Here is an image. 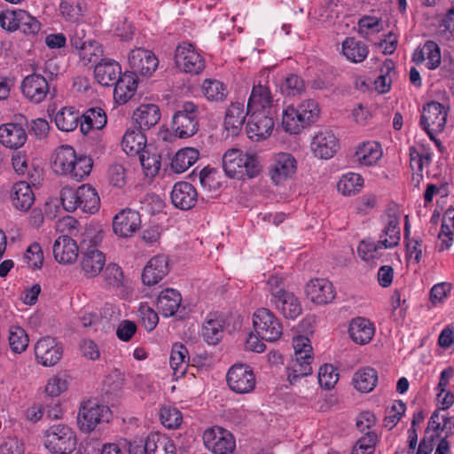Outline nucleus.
Returning a JSON list of instances; mask_svg holds the SVG:
<instances>
[{"instance_id": "obj_1", "label": "nucleus", "mask_w": 454, "mask_h": 454, "mask_svg": "<svg viewBox=\"0 0 454 454\" xmlns=\"http://www.w3.org/2000/svg\"><path fill=\"white\" fill-rule=\"evenodd\" d=\"M223 168L226 176L239 180L254 178L262 170L257 156L237 148L225 152L223 156Z\"/></svg>"}, {"instance_id": "obj_2", "label": "nucleus", "mask_w": 454, "mask_h": 454, "mask_svg": "<svg viewBox=\"0 0 454 454\" xmlns=\"http://www.w3.org/2000/svg\"><path fill=\"white\" fill-rule=\"evenodd\" d=\"M64 209L74 212L77 208L82 212L94 214L99 208L100 200L96 190L90 184H82L77 189L64 187L60 192Z\"/></svg>"}, {"instance_id": "obj_3", "label": "nucleus", "mask_w": 454, "mask_h": 454, "mask_svg": "<svg viewBox=\"0 0 454 454\" xmlns=\"http://www.w3.org/2000/svg\"><path fill=\"white\" fill-rule=\"evenodd\" d=\"M294 357L286 368L287 380L291 385L300 379L312 373V347L307 337L298 336L294 339Z\"/></svg>"}, {"instance_id": "obj_4", "label": "nucleus", "mask_w": 454, "mask_h": 454, "mask_svg": "<svg viewBox=\"0 0 454 454\" xmlns=\"http://www.w3.org/2000/svg\"><path fill=\"white\" fill-rule=\"evenodd\" d=\"M317 104L311 99L303 101L297 108L287 106L283 111L282 125L286 131L291 134H298L309 123L318 117Z\"/></svg>"}, {"instance_id": "obj_5", "label": "nucleus", "mask_w": 454, "mask_h": 454, "mask_svg": "<svg viewBox=\"0 0 454 454\" xmlns=\"http://www.w3.org/2000/svg\"><path fill=\"white\" fill-rule=\"evenodd\" d=\"M200 106L192 101H184L172 117V129L179 138H188L199 130Z\"/></svg>"}, {"instance_id": "obj_6", "label": "nucleus", "mask_w": 454, "mask_h": 454, "mask_svg": "<svg viewBox=\"0 0 454 454\" xmlns=\"http://www.w3.org/2000/svg\"><path fill=\"white\" fill-rule=\"evenodd\" d=\"M76 444L75 433L67 425H53L45 432L44 445L52 454H71Z\"/></svg>"}, {"instance_id": "obj_7", "label": "nucleus", "mask_w": 454, "mask_h": 454, "mask_svg": "<svg viewBox=\"0 0 454 454\" xmlns=\"http://www.w3.org/2000/svg\"><path fill=\"white\" fill-rule=\"evenodd\" d=\"M448 108L437 101H430L423 106L419 126L432 141L442 132L447 122Z\"/></svg>"}, {"instance_id": "obj_8", "label": "nucleus", "mask_w": 454, "mask_h": 454, "mask_svg": "<svg viewBox=\"0 0 454 454\" xmlns=\"http://www.w3.org/2000/svg\"><path fill=\"white\" fill-rule=\"evenodd\" d=\"M111 417L107 406L99 404L96 400H87L81 403L77 424L81 431L90 433L98 425L109 422Z\"/></svg>"}, {"instance_id": "obj_9", "label": "nucleus", "mask_w": 454, "mask_h": 454, "mask_svg": "<svg viewBox=\"0 0 454 454\" xmlns=\"http://www.w3.org/2000/svg\"><path fill=\"white\" fill-rule=\"evenodd\" d=\"M253 325L258 336L267 341L278 340L283 333L279 319L266 308L256 309L253 315Z\"/></svg>"}, {"instance_id": "obj_10", "label": "nucleus", "mask_w": 454, "mask_h": 454, "mask_svg": "<svg viewBox=\"0 0 454 454\" xmlns=\"http://www.w3.org/2000/svg\"><path fill=\"white\" fill-rule=\"evenodd\" d=\"M0 23L4 29L20 30L27 35H35L41 28V24L35 18L20 9L3 12L0 14Z\"/></svg>"}, {"instance_id": "obj_11", "label": "nucleus", "mask_w": 454, "mask_h": 454, "mask_svg": "<svg viewBox=\"0 0 454 454\" xmlns=\"http://www.w3.org/2000/svg\"><path fill=\"white\" fill-rule=\"evenodd\" d=\"M175 62L177 68L184 73L199 74L205 68V59L193 44L182 42L175 51Z\"/></svg>"}, {"instance_id": "obj_12", "label": "nucleus", "mask_w": 454, "mask_h": 454, "mask_svg": "<svg viewBox=\"0 0 454 454\" xmlns=\"http://www.w3.org/2000/svg\"><path fill=\"white\" fill-rule=\"evenodd\" d=\"M203 442L214 454H239L233 434L221 427L207 428L203 434Z\"/></svg>"}, {"instance_id": "obj_13", "label": "nucleus", "mask_w": 454, "mask_h": 454, "mask_svg": "<svg viewBox=\"0 0 454 454\" xmlns=\"http://www.w3.org/2000/svg\"><path fill=\"white\" fill-rule=\"evenodd\" d=\"M276 111L250 113L246 130L248 137L259 142L269 137L274 128Z\"/></svg>"}, {"instance_id": "obj_14", "label": "nucleus", "mask_w": 454, "mask_h": 454, "mask_svg": "<svg viewBox=\"0 0 454 454\" xmlns=\"http://www.w3.org/2000/svg\"><path fill=\"white\" fill-rule=\"evenodd\" d=\"M226 381L230 389L237 394H248L255 387V376L250 366L243 364L232 365L227 374Z\"/></svg>"}, {"instance_id": "obj_15", "label": "nucleus", "mask_w": 454, "mask_h": 454, "mask_svg": "<svg viewBox=\"0 0 454 454\" xmlns=\"http://www.w3.org/2000/svg\"><path fill=\"white\" fill-rule=\"evenodd\" d=\"M21 90L27 99L34 104H39L50 93V85L45 76L33 73L23 79Z\"/></svg>"}, {"instance_id": "obj_16", "label": "nucleus", "mask_w": 454, "mask_h": 454, "mask_svg": "<svg viewBox=\"0 0 454 454\" xmlns=\"http://www.w3.org/2000/svg\"><path fill=\"white\" fill-rule=\"evenodd\" d=\"M35 355L38 363L43 366H53L62 357L63 348L56 339L46 336L36 342Z\"/></svg>"}, {"instance_id": "obj_17", "label": "nucleus", "mask_w": 454, "mask_h": 454, "mask_svg": "<svg viewBox=\"0 0 454 454\" xmlns=\"http://www.w3.org/2000/svg\"><path fill=\"white\" fill-rule=\"evenodd\" d=\"M297 161L287 153H279L274 155L270 168V176L275 184H279L291 178L296 172Z\"/></svg>"}, {"instance_id": "obj_18", "label": "nucleus", "mask_w": 454, "mask_h": 454, "mask_svg": "<svg viewBox=\"0 0 454 454\" xmlns=\"http://www.w3.org/2000/svg\"><path fill=\"white\" fill-rule=\"evenodd\" d=\"M129 64L132 74L150 75L157 68L159 61L154 53L144 48H136L129 54Z\"/></svg>"}, {"instance_id": "obj_19", "label": "nucleus", "mask_w": 454, "mask_h": 454, "mask_svg": "<svg viewBox=\"0 0 454 454\" xmlns=\"http://www.w3.org/2000/svg\"><path fill=\"white\" fill-rule=\"evenodd\" d=\"M140 227V214L130 208L121 210L113 220L114 232L121 238L131 237Z\"/></svg>"}, {"instance_id": "obj_20", "label": "nucleus", "mask_w": 454, "mask_h": 454, "mask_svg": "<svg viewBox=\"0 0 454 454\" xmlns=\"http://www.w3.org/2000/svg\"><path fill=\"white\" fill-rule=\"evenodd\" d=\"M27 122H7L0 126V143L10 149L21 148L27 140Z\"/></svg>"}, {"instance_id": "obj_21", "label": "nucleus", "mask_w": 454, "mask_h": 454, "mask_svg": "<svg viewBox=\"0 0 454 454\" xmlns=\"http://www.w3.org/2000/svg\"><path fill=\"white\" fill-rule=\"evenodd\" d=\"M169 272L168 257L165 254H157L152 257L142 272L144 285L154 286L162 280Z\"/></svg>"}, {"instance_id": "obj_22", "label": "nucleus", "mask_w": 454, "mask_h": 454, "mask_svg": "<svg viewBox=\"0 0 454 454\" xmlns=\"http://www.w3.org/2000/svg\"><path fill=\"white\" fill-rule=\"evenodd\" d=\"M307 297L318 305L327 304L335 298V291L333 284L325 278L310 280L305 289Z\"/></svg>"}, {"instance_id": "obj_23", "label": "nucleus", "mask_w": 454, "mask_h": 454, "mask_svg": "<svg viewBox=\"0 0 454 454\" xmlns=\"http://www.w3.org/2000/svg\"><path fill=\"white\" fill-rule=\"evenodd\" d=\"M311 150L320 159L332 158L339 149V143L332 130L317 132L311 142Z\"/></svg>"}, {"instance_id": "obj_24", "label": "nucleus", "mask_w": 454, "mask_h": 454, "mask_svg": "<svg viewBox=\"0 0 454 454\" xmlns=\"http://www.w3.org/2000/svg\"><path fill=\"white\" fill-rule=\"evenodd\" d=\"M83 249L82 246L81 251L82 270L87 278H94L103 270L106 263L105 254L92 245L88 246L85 251Z\"/></svg>"}, {"instance_id": "obj_25", "label": "nucleus", "mask_w": 454, "mask_h": 454, "mask_svg": "<svg viewBox=\"0 0 454 454\" xmlns=\"http://www.w3.org/2000/svg\"><path fill=\"white\" fill-rule=\"evenodd\" d=\"M171 201L173 205L182 210L192 208L198 200L196 189L188 182H177L171 192Z\"/></svg>"}, {"instance_id": "obj_26", "label": "nucleus", "mask_w": 454, "mask_h": 454, "mask_svg": "<svg viewBox=\"0 0 454 454\" xmlns=\"http://www.w3.org/2000/svg\"><path fill=\"white\" fill-rule=\"evenodd\" d=\"M121 74V65L112 59H101L94 67L95 79L103 86L114 85Z\"/></svg>"}, {"instance_id": "obj_27", "label": "nucleus", "mask_w": 454, "mask_h": 454, "mask_svg": "<svg viewBox=\"0 0 454 454\" xmlns=\"http://www.w3.org/2000/svg\"><path fill=\"white\" fill-rule=\"evenodd\" d=\"M276 111L273 109V98L268 86L254 85L247 102V114L253 112Z\"/></svg>"}, {"instance_id": "obj_28", "label": "nucleus", "mask_w": 454, "mask_h": 454, "mask_svg": "<svg viewBox=\"0 0 454 454\" xmlns=\"http://www.w3.org/2000/svg\"><path fill=\"white\" fill-rule=\"evenodd\" d=\"M411 59L417 65L426 61V67L430 70H434L442 63L440 47L435 42L427 40L421 48L415 50Z\"/></svg>"}, {"instance_id": "obj_29", "label": "nucleus", "mask_w": 454, "mask_h": 454, "mask_svg": "<svg viewBox=\"0 0 454 454\" xmlns=\"http://www.w3.org/2000/svg\"><path fill=\"white\" fill-rule=\"evenodd\" d=\"M79 248L76 241L69 236H59L53 244L55 260L62 264L72 263L78 257Z\"/></svg>"}, {"instance_id": "obj_30", "label": "nucleus", "mask_w": 454, "mask_h": 454, "mask_svg": "<svg viewBox=\"0 0 454 454\" xmlns=\"http://www.w3.org/2000/svg\"><path fill=\"white\" fill-rule=\"evenodd\" d=\"M271 303L282 315L288 319H294L301 314L302 308L298 297L290 291H287L276 299L270 300Z\"/></svg>"}, {"instance_id": "obj_31", "label": "nucleus", "mask_w": 454, "mask_h": 454, "mask_svg": "<svg viewBox=\"0 0 454 454\" xmlns=\"http://www.w3.org/2000/svg\"><path fill=\"white\" fill-rule=\"evenodd\" d=\"M181 294L174 288H166L157 298V309L165 317L174 316L181 306Z\"/></svg>"}, {"instance_id": "obj_32", "label": "nucleus", "mask_w": 454, "mask_h": 454, "mask_svg": "<svg viewBox=\"0 0 454 454\" xmlns=\"http://www.w3.org/2000/svg\"><path fill=\"white\" fill-rule=\"evenodd\" d=\"M137 87V79L132 73H124L114 84V97L118 104L127 103L134 95Z\"/></svg>"}, {"instance_id": "obj_33", "label": "nucleus", "mask_w": 454, "mask_h": 454, "mask_svg": "<svg viewBox=\"0 0 454 454\" xmlns=\"http://www.w3.org/2000/svg\"><path fill=\"white\" fill-rule=\"evenodd\" d=\"M160 119V111L155 104H142L133 113V120L138 128L146 130L155 126Z\"/></svg>"}, {"instance_id": "obj_34", "label": "nucleus", "mask_w": 454, "mask_h": 454, "mask_svg": "<svg viewBox=\"0 0 454 454\" xmlns=\"http://www.w3.org/2000/svg\"><path fill=\"white\" fill-rule=\"evenodd\" d=\"M373 324L364 317H356L351 320L348 328L350 338L357 344L368 343L374 335Z\"/></svg>"}, {"instance_id": "obj_35", "label": "nucleus", "mask_w": 454, "mask_h": 454, "mask_svg": "<svg viewBox=\"0 0 454 454\" xmlns=\"http://www.w3.org/2000/svg\"><path fill=\"white\" fill-rule=\"evenodd\" d=\"M247 112L245 113L244 105L239 102L231 103L227 108L224 117V127L232 135L237 136L240 131ZM250 115V114H248Z\"/></svg>"}, {"instance_id": "obj_36", "label": "nucleus", "mask_w": 454, "mask_h": 454, "mask_svg": "<svg viewBox=\"0 0 454 454\" xmlns=\"http://www.w3.org/2000/svg\"><path fill=\"white\" fill-rule=\"evenodd\" d=\"M380 145L375 141L364 142L358 145L356 153V160L364 166L375 165L382 157Z\"/></svg>"}, {"instance_id": "obj_37", "label": "nucleus", "mask_w": 454, "mask_h": 454, "mask_svg": "<svg viewBox=\"0 0 454 454\" xmlns=\"http://www.w3.org/2000/svg\"><path fill=\"white\" fill-rule=\"evenodd\" d=\"M139 128L129 129L125 132L121 145L127 154H140L148 146H146V137Z\"/></svg>"}, {"instance_id": "obj_38", "label": "nucleus", "mask_w": 454, "mask_h": 454, "mask_svg": "<svg viewBox=\"0 0 454 454\" xmlns=\"http://www.w3.org/2000/svg\"><path fill=\"white\" fill-rule=\"evenodd\" d=\"M12 205L21 211L28 210L34 203L35 196L27 182L16 183L12 190Z\"/></svg>"}, {"instance_id": "obj_39", "label": "nucleus", "mask_w": 454, "mask_h": 454, "mask_svg": "<svg viewBox=\"0 0 454 454\" xmlns=\"http://www.w3.org/2000/svg\"><path fill=\"white\" fill-rule=\"evenodd\" d=\"M83 121L80 124L81 132L89 133L91 129H102L107 121L106 112L101 107L89 108L82 114Z\"/></svg>"}, {"instance_id": "obj_40", "label": "nucleus", "mask_w": 454, "mask_h": 454, "mask_svg": "<svg viewBox=\"0 0 454 454\" xmlns=\"http://www.w3.org/2000/svg\"><path fill=\"white\" fill-rule=\"evenodd\" d=\"M76 159V153L71 145L59 146L53 155V168L56 173L66 176Z\"/></svg>"}, {"instance_id": "obj_41", "label": "nucleus", "mask_w": 454, "mask_h": 454, "mask_svg": "<svg viewBox=\"0 0 454 454\" xmlns=\"http://www.w3.org/2000/svg\"><path fill=\"white\" fill-rule=\"evenodd\" d=\"M169 364L173 370V374L176 378L185 374L189 365L188 350L182 343H175L172 346Z\"/></svg>"}, {"instance_id": "obj_42", "label": "nucleus", "mask_w": 454, "mask_h": 454, "mask_svg": "<svg viewBox=\"0 0 454 454\" xmlns=\"http://www.w3.org/2000/svg\"><path fill=\"white\" fill-rule=\"evenodd\" d=\"M200 153L192 147L179 150L171 160V168L176 173H184L199 159Z\"/></svg>"}, {"instance_id": "obj_43", "label": "nucleus", "mask_w": 454, "mask_h": 454, "mask_svg": "<svg viewBox=\"0 0 454 454\" xmlns=\"http://www.w3.org/2000/svg\"><path fill=\"white\" fill-rule=\"evenodd\" d=\"M148 448L147 454H176L173 440L159 433L148 434Z\"/></svg>"}, {"instance_id": "obj_44", "label": "nucleus", "mask_w": 454, "mask_h": 454, "mask_svg": "<svg viewBox=\"0 0 454 454\" xmlns=\"http://www.w3.org/2000/svg\"><path fill=\"white\" fill-rule=\"evenodd\" d=\"M368 52L366 44L354 37H348L342 43L343 55L354 63H360L364 60Z\"/></svg>"}, {"instance_id": "obj_45", "label": "nucleus", "mask_w": 454, "mask_h": 454, "mask_svg": "<svg viewBox=\"0 0 454 454\" xmlns=\"http://www.w3.org/2000/svg\"><path fill=\"white\" fill-rule=\"evenodd\" d=\"M139 160L146 176H155L161 166V157L155 148L148 146L139 154Z\"/></svg>"}, {"instance_id": "obj_46", "label": "nucleus", "mask_w": 454, "mask_h": 454, "mask_svg": "<svg viewBox=\"0 0 454 454\" xmlns=\"http://www.w3.org/2000/svg\"><path fill=\"white\" fill-rule=\"evenodd\" d=\"M378 381L377 371L372 367H365L357 371L353 377L355 387L364 393L371 392Z\"/></svg>"}, {"instance_id": "obj_47", "label": "nucleus", "mask_w": 454, "mask_h": 454, "mask_svg": "<svg viewBox=\"0 0 454 454\" xmlns=\"http://www.w3.org/2000/svg\"><path fill=\"white\" fill-rule=\"evenodd\" d=\"M80 114L73 107H63L55 115L58 129L64 132L74 130L79 123Z\"/></svg>"}, {"instance_id": "obj_48", "label": "nucleus", "mask_w": 454, "mask_h": 454, "mask_svg": "<svg viewBox=\"0 0 454 454\" xmlns=\"http://www.w3.org/2000/svg\"><path fill=\"white\" fill-rule=\"evenodd\" d=\"M92 167L93 160L90 156L76 154L74 162L69 168L72 169L67 170L66 176L77 182H81L90 175Z\"/></svg>"}, {"instance_id": "obj_49", "label": "nucleus", "mask_w": 454, "mask_h": 454, "mask_svg": "<svg viewBox=\"0 0 454 454\" xmlns=\"http://www.w3.org/2000/svg\"><path fill=\"white\" fill-rule=\"evenodd\" d=\"M223 323L219 318L207 319L201 328V336L209 345H216L223 338Z\"/></svg>"}, {"instance_id": "obj_50", "label": "nucleus", "mask_w": 454, "mask_h": 454, "mask_svg": "<svg viewBox=\"0 0 454 454\" xmlns=\"http://www.w3.org/2000/svg\"><path fill=\"white\" fill-rule=\"evenodd\" d=\"M201 90L205 98L209 101H223L228 96L226 85L215 79H206L202 83Z\"/></svg>"}, {"instance_id": "obj_51", "label": "nucleus", "mask_w": 454, "mask_h": 454, "mask_svg": "<svg viewBox=\"0 0 454 454\" xmlns=\"http://www.w3.org/2000/svg\"><path fill=\"white\" fill-rule=\"evenodd\" d=\"M364 179L359 174L348 173L343 175L337 183V189L345 196H351L363 187Z\"/></svg>"}, {"instance_id": "obj_52", "label": "nucleus", "mask_w": 454, "mask_h": 454, "mask_svg": "<svg viewBox=\"0 0 454 454\" xmlns=\"http://www.w3.org/2000/svg\"><path fill=\"white\" fill-rule=\"evenodd\" d=\"M29 339L26 331L18 325L9 329V344L11 349L17 354L24 352L28 346Z\"/></svg>"}, {"instance_id": "obj_53", "label": "nucleus", "mask_w": 454, "mask_h": 454, "mask_svg": "<svg viewBox=\"0 0 454 454\" xmlns=\"http://www.w3.org/2000/svg\"><path fill=\"white\" fill-rule=\"evenodd\" d=\"M398 225L397 219H391L383 230L380 241L384 248H392L398 245L400 241V228Z\"/></svg>"}, {"instance_id": "obj_54", "label": "nucleus", "mask_w": 454, "mask_h": 454, "mask_svg": "<svg viewBox=\"0 0 454 454\" xmlns=\"http://www.w3.org/2000/svg\"><path fill=\"white\" fill-rule=\"evenodd\" d=\"M377 442V434L369 431L356 441L350 454H373Z\"/></svg>"}, {"instance_id": "obj_55", "label": "nucleus", "mask_w": 454, "mask_h": 454, "mask_svg": "<svg viewBox=\"0 0 454 454\" xmlns=\"http://www.w3.org/2000/svg\"><path fill=\"white\" fill-rule=\"evenodd\" d=\"M61 15L71 22L77 21L82 15V0H61L59 4Z\"/></svg>"}, {"instance_id": "obj_56", "label": "nucleus", "mask_w": 454, "mask_h": 454, "mask_svg": "<svg viewBox=\"0 0 454 454\" xmlns=\"http://www.w3.org/2000/svg\"><path fill=\"white\" fill-rule=\"evenodd\" d=\"M79 55L84 65L90 63L96 65L102 59L103 50L98 42L90 41L88 44L79 51Z\"/></svg>"}, {"instance_id": "obj_57", "label": "nucleus", "mask_w": 454, "mask_h": 454, "mask_svg": "<svg viewBox=\"0 0 454 454\" xmlns=\"http://www.w3.org/2000/svg\"><path fill=\"white\" fill-rule=\"evenodd\" d=\"M339 380L337 369L333 364H325L319 368L318 382L325 389L333 388Z\"/></svg>"}, {"instance_id": "obj_58", "label": "nucleus", "mask_w": 454, "mask_h": 454, "mask_svg": "<svg viewBox=\"0 0 454 454\" xmlns=\"http://www.w3.org/2000/svg\"><path fill=\"white\" fill-rule=\"evenodd\" d=\"M384 248L380 239L375 243L374 241L363 240L357 247L358 255L365 262L372 261L380 256L379 250Z\"/></svg>"}, {"instance_id": "obj_59", "label": "nucleus", "mask_w": 454, "mask_h": 454, "mask_svg": "<svg viewBox=\"0 0 454 454\" xmlns=\"http://www.w3.org/2000/svg\"><path fill=\"white\" fill-rule=\"evenodd\" d=\"M281 92L286 96L300 95L305 90L303 80L297 74H289L280 86Z\"/></svg>"}, {"instance_id": "obj_60", "label": "nucleus", "mask_w": 454, "mask_h": 454, "mask_svg": "<svg viewBox=\"0 0 454 454\" xmlns=\"http://www.w3.org/2000/svg\"><path fill=\"white\" fill-rule=\"evenodd\" d=\"M160 418L162 425L168 429L178 428L183 421V416L180 411L172 407L161 408Z\"/></svg>"}, {"instance_id": "obj_61", "label": "nucleus", "mask_w": 454, "mask_h": 454, "mask_svg": "<svg viewBox=\"0 0 454 454\" xmlns=\"http://www.w3.org/2000/svg\"><path fill=\"white\" fill-rule=\"evenodd\" d=\"M395 64L392 60L387 59L384 62L383 68L381 69V74L375 80V88L380 92L384 93L389 90L390 84L392 82L391 79V72H394Z\"/></svg>"}, {"instance_id": "obj_62", "label": "nucleus", "mask_w": 454, "mask_h": 454, "mask_svg": "<svg viewBox=\"0 0 454 454\" xmlns=\"http://www.w3.org/2000/svg\"><path fill=\"white\" fill-rule=\"evenodd\" d=\"M106 284L110 286L118 287L122 282V270L120 266L115 263L106 265L102 274Z\"/></svg>"}, {"instance_id": "obj_63", "label": "nucleus", "mask_w": 454, "mask_h": 454, "mask_svg": "<svg viewBox=\"0 0 454 454\" xmlns=\"http://www.w3.org/2000/svg\"><path fill=\"white\" fill-rule=\"evenodd\" d=\"M88 26L82 23L75 24L70 33V43L73 48L78 51L90 41L86 39V27Z\"/></svg>"}, {"instance_id": "obj_64", "label": "nucleus", "mask_w": 454, "mask_h": 454, "mask_svg": "<svg viewBox=\"0 0 454 454\" xmlns=\"http://www.w3.org/2000/svg\"><path fill=\"white\" fill-rule=\"evenodd\" d=\"M24 258L28 265L33 269H40L43 265V251L38 243L31 244L24 254Z\"/></svg>"}]
</instances>
